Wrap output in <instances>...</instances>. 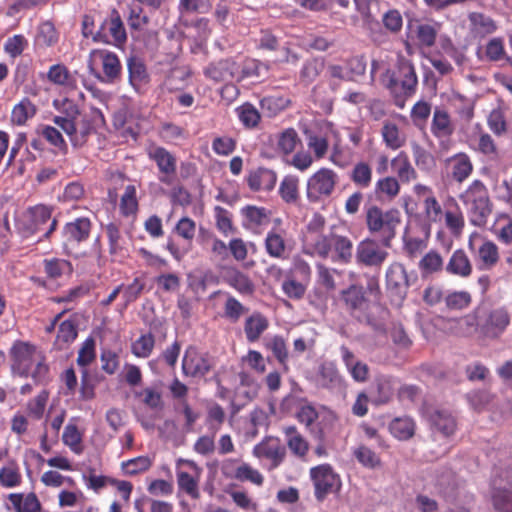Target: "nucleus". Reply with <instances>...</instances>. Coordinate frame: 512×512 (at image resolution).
Wrapping results in <instances>:
<instances>
[{
    "mask_svg": "<svg viewBox=\"0 0 512 512\" xmlns=\"http://www.w3.org/2000/svg\"><path fill=\"white\" fill-rule=\"evenodd\" d=\"M11 371L20 377H32L35 382L46 380L49 368L45 356L29 342L15 341L9 350Z\"/></svg>",
    "mask_w": 512,
    "mask_h": 512,
    "instance_id": "1",
    "label": "nucleus"
},
{
    "mask_svg": "<svg viewBox=\"0 0 512 512\" xmlns=\"http://www.w3.org/2000/svg\"><path fill=\"white\" fill-rule=\"evenodd\" d=\"M459 200L465 206L470 223L474 226H485L492 213V202L484 183L474 180L459 195Z\"/></svg>",
    "mask_w": 512,
    "mask_h": 512,
    "instance_id": "2",
    "label": "nucleus"
},
{
    "mask_svg": "<svg viewBox=\"0 0 512 512\" xmlns=\"http://www.w3.org/2000/svg\"><path fill=\"white\" fill-rule=\"evenodd\" d=\"M57 220L52 218V208L38 204L29 207L23 214L18 224V229L23 237H31L40 234L39 239L48 238L56 229Z\"/></svg>",
    "mask_w": 512,
    "mask_h": 512,
    "instance_id": "3",
    "label": "nucleus"
},
{
    "mask_svg": "<svg viewBox=\"0 0 512 512\" xmlns=\"http://www.w3.org/2000/svg\"><path fill=\"white\" fill-rule=\"evenodd\" d=\"M400 221V212L397 209L383 211L377 206H372L366 213V223L369 231L379 234L385 247H390Z\"/></svg>",
    "mask_w": 512,
    "mask_h": 512,
    "instance_id": "4",
    "label": "nucleus"
},
{
    "mask_svg": "<svg viewBox=\"0 0 512 512\" xmlns=\"http://www.w3.org/2000/svg\"><path fill=\"white\" fill-rule=\"evenodd\" d=\"M338 174L330 168H320L313 173L306 183V197L316 203L329 198L338 184Z\"/></svg>",
    "mask_w": 512,
    "mask_h": 512,
    "instance_id": "5",
    "label": "nucleus"
},
{
    "mask_svg": "<svg viewBox=\"0 0 512 512\" xmlns=\"http://www.w3.org/2000/svg\"><path fill=\"white\" fill-rule=\"evenodd\" d=\"M468 249L474 258L477 268L480 270H491L499 261L500 256L497 245L478 232L470 234Z\"/></svg>",
    "mask_w": 512,
    "mask_h": 512,
    "instance_id": "6",
    "label": "nucleus"
},
{
    "mask_svg": "<svg viewBox=\"0 0 512 512\" xmlns=\"http://www.w3.org/2000/svg\"><path fill=\"white\" fill-rule=\"evenodd\" d=\"M101 65L103 78L101 80L105 83L116 82L122 74V65L119 57L106 49H94L90 52L88 58V68L91 72L94 71L96 65Z\"/></svg>",
    "mask_w": 512,
    "mask_h": 512,
    "instance_id": "7",
    "label": "nucleus"
},
{
    "mask_svg": "<svg viewBox=\"0 0 512 512\" xmlns=\"http://www.w3.org/2000/svg\"><path fill=\"white\" fill-rule=\"evenodd\" d=\"M127 40L126 30L119 13L113 10L110 15L104 19L99 29L93 36V41L110 44L117 47L123 45Z\"/></svg>",
    "mask_w": 512,
    "mask_h": 512,
    "instance_id": "8",
    "label": "nucleus"
},
{
    "mask_svg": "<svg viewBox=\"0 0 512 512\" xmlns=\"http://www.w3.org/2000/svg\"><path fill=\"white\" fill-rule=\"evenodd\" d=\"M310 477L314 484L315 497L319 501L329 494L338 492L341 488V479L329 464L312 467Z\"/></svg>",
    "mask_w": 512,
    "mask_h": 512,
    "instance_id": "9",
    "label": "nucleus"
},
{
    "mask_svg": "<svg viewBox=\"0 0 512 512\" xmlns=\"http://www.w3.org/2000/svg\"><path fill=\"white\" fill-rule=\"evenodd\" d=\"M203 469L194 461L188 459H178L176 462V477L180 490L187 493L192 498H198V484Z\"/></svg>",
    "mask_w": 512,
    "mask_h": 512,
    "instance_id": "10",
    "label": "nucleus"
},
{
    "mask_svg": "<svg viewBox=\"0 0 512 512\" xmlns=\"http://www.w3.org/2000/svg\"><path fill=\"white\" fill-rule=\"evenodd\" d=\"M388 247L374 239H364L356 247L355 258L358 264L366 267H381L388 258Z\"/></svg>",
    "mask_w": 512,
    "mask_h": 512,
    "instance_id": "11",
    "label": "nucleus"
},
{
    "mask_svg": "<svg viewBox=\"0 0 512 512\" xmlns=\"http://www.w3.org/2000/svg\"><path fill=\"white\" fill-rule=\"evenodd\" d=\"M474 169L470 156L459 152L443 160L442 173L450 181L463 183L472 174Z\"/></svg>",
    "mask_w": 512,
    "mask_h": 512,
    "instance_id": "12",
    "label": "nucleus"
},
{
    "mask_svg": "<svg viewBox=\"0 0 512 512\" xmlns=\"http://www.w3.org/2000/svg\"><path fill=\"white\" fill-rule=\"evenodd\" d=\"M104 123L105 119L101 110L92 108L90 115H84L81 119L79 117L75 122L74 131L67 132L66 135L74 146H82L94 129L104 125Z\"/></svg>",
    "mask_w": 512,
    "mask_h": 512,
    "instance_id": "13",
    "label": "nucleus"
},
{
    "mask_svg": "<svg viewBox=\"0 0 512 512\" xmlns=\"http://www.w3.org/2000/svg\"><path fill=\"white\" fill-rule=\"evenodd\" d=\"M510 324V315L505 308H497L480 314V335L484 338L500 337Z\"/></svg>",
    "mask_w": 512,
    "mask_h": 512,
    "instance_id": "14",
    "label": "nucleus"
},
{
    "mask_svg": "<svg viewBox=\"0 0 512 512\" xmlns=\"http://www.w3.org/2000/svg\"><path fill=\"white\" fill-rule=\"evenodd\" d=\"M386 287L389 293L402 302L408 293L410 280L403 264L391 263L386 270Z\"/></svg>",
    "mask_w": 512,
    "mask_h": 512,
    "instance_id": "15",
    "label": "nucleus"
},
{
    "mask_svg": "<svg viewBox=\"0 0 512 512\" xmlns=\"http://www.w3.org/2000/svg\"><path fill=\"white\" fill-rule=\"evenodd\" d=\"M150 160L154 161L159 170V180L162 183L170 184L171 178L177 170V159L166 148L161 146H151L147 150Z\"/></svg>",
    "mask_w": 512,
    "mask_h": 512,
    "instance_id": "16",
    "label": "nucleus"
},
{
    "mask_svg": "<svg viewBox=\"0 0 512 512\" xmlns=\"http://www.w3.org/2000/svg\"><path fill=\"white\" fill-rule=\"evenodd\" d=\"M446 328L455 336L471 337L480 334V310L470 312L460 318L446 320Z\"/></svg>",
    "mask_w": 512,
    "mask_h": 512,
    "instance_id": "17",
    "label": "nucleus"
},
{
    "mask_svg": "<svg viewBox=\"0 0 512 512\" xmlns=\"http://www.w3.org/2000/svg\"><path fill=\"white\" fill-rule=\"evenodd\" d=\"M203 72L207 78L215 82L237 81L239 64L232 58L222 59L208 64Z\"/></svg>",
    "mask_w": 512,
    "mask_h": 512,
    "instance_id": "18",
    "label": "nucleus"
},
{
    "mask_svg": "<svg viewBox=\"0 0 512 512\" xmlns=\"http://www.w3.org/2000/svg\"><path fill=\"white\" fill-rule=\"evenodd\" d=\"M293 407L297 408L296 418L306 427H310L318 418V412L311 403L305 399H299L293 394H289L283 398L281 409L288 412Z\"/></svg>",
    "mask_w": 512,
    "mask_h": 512,
    "instance_id": "19",
    "label": "nucleus"
},
{
    "mask_svg": "<svg viewBox=\"0 0 512 512\" xmlns=\"http://www.w3.org/2000/svg\"><path fill=\"white\" fill-rule=\"evenodd\" d=\"M210 370V363L206 357L200 354L193 346H189L182 360L183 374L190 377H203Z\"/></svg>",
    "mask_w": 512,
    "mask_h": 512,
    "instance_id": "20",
    "label": "nucleus"
},
{
    "mask_svg": "<svg viewBox=\"0 0 512 512\" xmlns=\"http://www.w3.org/2000/svg\"><path fill=\"white\" fill-rule=\"evenodd\" d=\"M341 300L345 309L352 316L362 315L368 308V299L361 285L352 284L341 292Z\"/></svg>",
    "mask_w": 512,
    "mask_h": 512,
    "instance_id": "21",
    "label": "nucleus"
},
{
    "mask_svg": "<svg viewBox=\"0 0 512 512\" xmlns=\"http://www.w3.org/2000/svg\"><path fill=\"white\" fill-rule=\"evenodd\" d=\"M397 68L399 78H391V84H397L399 82L406 95L413 94L418 84V79L413 64L405 57L398 56Z\"/></svg>",
    "mask_w": 512,
    "mask_h": 512,
    "instance_id": "22",
    "label": "nucleus"
},
{
    "mask_svg": "<svg viewBox=\"0 0 512 512\" xmlns=\"http://www.w3.org/2000/svg\"><path fill=\"white\" fill-rule=\"evenodd\" d=\"M285 231L273 229L265 237V249L270 257L285 259L290 253V246L285 238Z\"/></svg>",
    "mask_w": 512,
    "mask_h": 512,
    "instance_id": "23",
    "label": "nucleus"
},
{
    "mask_svg": "<svg viewBox=\"0 0 512 512\" xmlns=\"http://www.w3.org/2000/svg\"><path fill=\"white\" fill-rule=\"evenodd\" d=\"M224 474L240 482H250L256 486H261L264 482L263 475L247 463H241L236 467L230 468L228 463L223 466Z\"/></svg>",
    "mask_w": 512,
    "mask_h": 512,
    "instance_id": "24",
    "label": "nucleus"
},
{
    "mask_svg": "<svg viewBox=\"0 0 512 512\" xmlns=\"http://www.w3.org/2000/svg\"><path fill=\"white\" fill-rule=\"evenodd\" d=\"M411 39L421 48H430L436 42L439 26L431 23H415L410 26Z\"/></svg>",
    "mask_w": 512,
    "mask_h": 512,
    "instance_id": "25",
    "label": "nucleus"
},
{
    "mask_svg": "<svg viewBox=\"0 0 512 512\" xmlns=\"http://www.w3.org/2000/svg\"><path fill=\"white\" fill-rule=\"evenodd\" d=\"M276 182V173L267 168H258L251 171L247 177V184L253 191H270L275 187Z\"/></svg>",
    "mask_w": 512,
    "mask_h": 512,
    "instance_id": "26",
    "label": "nucleus"
},
{
    "mask_svg": "<svg viewBox=\"0 0 512 512\" xmlns=\"http://www.w3.org/2000/svg\"><path fill=\"white\" fill-rule=\"evenodd\" d=\"M242 226L254 230L269 222L270 212L264 207L247 205L241 208Z\"/></svg>",
    "mask_w": 512,
    "mask_h": 512,
    "instance_id": "27",
    "label": "nucleus"
},
{
    "mask_svg": "<svg viewBox=\"0 0 512 512\" xmlns=\"http://www.w3.org/2000/svg\"><path fill=\"white\" fill-rule=\"evenodd\" d=\"M430 130L437 139L450 137L454 133V124L446 110L440 107L434 109Z\"/></svg>",
    "mask_w": 512,
    "mask_h": 512,
    "instance_id": "28",
    "label": "nucleus"
},
{
    "mask_svg": "<svg viewBox=\"0 0 512 512\" xmlns=\"http://www.w3.org/2000/svg\"><path fill=\"white\" fill-rule=\"evenodd\" d=\"M223 280L240 294L250 295L254 292L255 286L249 276L235 268L225 269Z\"/></svg>",
    "mask_w": 512,
    "mask_h": 512,
    "instance_id": "29",
    "label": "nucleus"
},
{
    "mask_svg": "<svg viewBox=\"0 0 512 512\" xmlns=\"http://www.w3.org/2000/svg\"><path fill=\"white\" fill-rule=\"evenodd\" d=\"M129 83L139 92L149 82V74L142 59L131 56L127 60Z\"/></svg>",
    "mask_w": 512,
    "mask_h": 512,
    "instance_id": "30",
    "label": "nucleus"
},
{
    "mask_svg": "<svg viewBox=\"0 0 512 512\" xmlns=\"http://www.w3.org/2000/svg\"><path fill=\"white\" fill-rule=\"evenodd\" d=\"M254 454L271 461L272 468H277L286 456V448L279 442H262L255 446Z\"/></svg>",
    "mask_w": 512,
    "mask_h": 512,
    "instance_id": "31",
    "label": "nucleus"
},
{
    "mask_svg": "<svg viewBox=\"0 0 512 512\" xmlns=\"http://www.w3.org/2000/svg\"><path fill=\"white\" fill-rule=\"evenodd\" d=\"M81 116L78 106L69 100L62 104L61 114L53 118L55 125L60 127L65 133L74 131L75 122Z\"/></svg>",
    "mask_w": 512,
    "mask_h": 512,
    "instance_id": "32",
    "label": "nucleus"
},
{
    "mask_svg": "<svg viewBox=\"0 0 512 512\" xmlns=\"http://www.w3.org/2000/svg\"><path fill=\"white\" fill-rule=\"evenodd\" d=\"M90 230V220L86 217H80L67 223L64 226L63 234L67 241L79 243L85 241L89 237Z\"/></svg>",
    "mask_w": 512,
    "mask_h": 512,
    "instance_id": "33",
    "label": "nucleus"
},
{
    "mask_svg": "<svg viewBox=\"0 0 512 512\" xmlns=\"http://www.w3.org/2000/svg\"><path fill=\"white\" fill-rule=\"evenodd\" d=\"M429 422L433 431L445 437L452 435L456 429L454 417L445 410H434L429 416Z\"/></svg>",
    "mask_w": 512,
    "mask_h": 512,
    "instance_id": "34",
    "label": "nucleus"
},
{
    "mask_svg": "<svg viewBox=\"0 0 512 512\" xmlns=\"http://www.w3.org/2000/svg\"><path fill=\"white\" fill-rule=\"evenodd\" d=\"M445 269L451 275L466 278L472 273V264L466 253L462 249H457L451 255Z\"/></svg>",
    "mask_w": 512,
    "mask_h": 512,
    "instance_id": "35",
    "label": "nucleus"
},
{
    "mask_svg": "<svg viewBox=\"0 0 512 512\" xmlns=\"http://www.w3.org/2000/svg\"><path fill=\"white\" fill-rule=\"evenodd\" d=\"M381 136L386 147L391 150H398L406 143L405 134L396 123L389 120L383 122Z\"/></svg>",
    "mask_w": 512,
    "mask_h": 512,
    "instance_id": "36",
    "label": "nucleus"
},
{
    "mask_svg": "<svg viewBox=\"0 0 512 512\" xmlns=\"http://www.w3.org/2000/svg\"><path fill=\"white\" fill-rule=\"evenodd\" d=\"M471 32L480 37L487 36L497 30L496 22L488 15L480 12H472L468 16Z\"/></svg>",
    "mask_w": 512,
    "mask_h": 512,
    "instance_id": "37",
    "label": "nucleus"
},
{
    "mask_svg": "<svg viewBox=\"0 0 512 512\" xmlns=\"http://www.w3.org/2000/svg\"><path fill=\"white\" fill-rule=\"evenodd\" d=\"M210 8L209 0H179L178 12H179V25L189 27L190 24L185 18L189 14H201L206 13Z\"/></svg>",
    "mask_w": 512,
    "mask_h": 512,
    "instance_id": "38",
    "label": "nucleus"
},
{
    "mask_svg": "<svg viewBox=\"0 0 512 512\" xmlns=\"http://www.w3.org/2000/svg\"><path fill=\"white\" fill-rule=\"evenodd\" d=\"M47 79L59 86H63L66 89H76L77 80L73 74L70 73L68 68L63 64L52 65L47 72Z\"/></svg>",
    "mask_w": 512,
    "mask_h": 512,
    "instance_id": "39",
    "label": "nucleus"
},
{
    "mask_svg": "<svg viewBox=\"0 0 512 512\" xmlns=\"http://www.w3.org/2000/svg\"><path fill=\"white\" fill-rule=\"evenodd\" d=\"M332 247V236L317 234L306 236L305 252L309 255H318L322 258H327Z\"/></svg>",
    "mask_w": 512,
    "mask_h": 512,
    "instance_id": "40",
    "label": "nucleus"
},
{
    "mask_svg": "<svg viewBox=\"0 0 512 512\" xmlns=\"http://www.w3.org/2000/svg\"><path fill=\"white\" fill-rule=\"evenodd\" d=\"M284 434L290 451L298 457H304L309 450V444L298 432L297 428L295 426H287L284 428Z\"/></svg>",
    "mask_w": 512,
    "mask_h": 512,
    "instance_id": "41",
    "label": "nucleus"
},
{
    "mask_svg": "<svg viewBox=\"0 0 512 512\" xmlns=\"http://www.w3.org/2000/svg\"><path fill=\"white\" fill-rule=\"evenodd\" d=\"M268 320L260 313L249 316L244 325L246 339L249 342L257 341L261 334L268 328Z\"/></svg>",
    "mask_w": 512,
    "mask_h": 512,
    "instance_id": "42",
    "label": "nucleus"
},
{
    "mask_svg": "<svg viewBox=\"0 0 512 512\" xmlns=\"http://www.w3.org/2000/svg\"><path fill=\"white\" fill-rule=\"evenodd\" d=\"M36 106L28 98H23L11 112V122L17 126L24 125L36 114Z\"/></svg>",
    "mask_w": 512,
    "mask_h": 512,
    "instance_id": "43",
    "label": "nucleus"
},
{
    "mask_svg": "<svg viewBox=\"0 0 512 512\" xmlns=\"http://www.w3.org/2000/svg\"><path fill=\"white\" fill-rule=\"evenodd\" d=\"M110 486L116 489L119 499L114 500L110 505V512H120L125 508V504L129 501L132 492V484L128 481L113 479Z\"/></svg>",
    "mask_w": 512,
    "mask_h": 512,
    "instance_id": "44",
    "label": "nucleus"
},
{
    "mask_svg": "<svg viewBox=\"0 0 512 512\" xmlns=\"http://www.w3.org/2000/svg\"><path fill=\"white\" fill-rule=\"evenodd\" d=\"M279 194L284 202L296 203L299 198V178L294 175H287L279 186Z\"/></svg>",
    "mask_w": 512,
    "mask_h": 512,
    "instance_id": "45",
    "label": "nucleus"
},
{
    "mask_svg": "<svg viewBox=\"0 0 512 512\" xmlns=\"http://www.w3.org/2000/svg\"><path fill=\"white\" fill-rule=\"evenodd\" d=\"M392 435L399 440H407L414 435L415 423L409 417L396 418L389 425Z\"/></svg>",
    "mask_w": 512,
    "mask_h": 512,
    "instance_id": "46",
    "label": "nucleus"
},
{
    "mask_svg": "<svg viewBox=\"0 0 512 512\" xmlns=\"http://www.w3.org/2000/svg\"><path fill=\"white\" fill-rule=\"evenodd\" d=\"M268 66L258 60H246L242 65L239 64V72L237 81H242L245 78L262 77L267 75Z\"/></svg>",
    "mask_w": 512,
    "mask_h": 512,
    "instance_id": "47",
    "label": "nucleus"
},
{
    "mask_svg": "<svg viewBox=\"0 0 512 512\" xmlns=\"http://www.w3.org/2000/svg\"><path fill=\"white\" fill-rule=\"evenodd\" d=\"M353 456L365 468L376 469L381 466L380 457L372 449L363 444L353 449Z\"/></svg>",
    "mask_w": 512,
    "mask_h": 512,
    "instance_id": "48",
    "label": "nucleus"
},
{
    "mask_svg": "<svg viewBox=\"0 0 512 512\" xmlns=\"http://www.w3.org/2000/svg\"><path fill=\"white\" fill-rule=\"evenodd\" d=\"M318 382L324 388L333 389L341 385L342 379L332 363H325L320 367Z\"/></svg>",
    "mask_w": 512,
    "mask_h": 512,
    "instance_id": "49",
    "label": "nucleus"
},
{
    "mask_svg": "<svg viewBox=\"0 0 512 512\" xmlns=\"http://www.w3.org/2000/svg\"><path fill=\"white\" fill-rule=\"evenodd\" d=\"M77 337V328L70 320L63 321L58 328L55 345L59 350L66 349Z\"/></svg>",
    "mask_w": 512,
    "mask_h": 512,
    "instance_id": "50",
    "label": "nucleus"
},
{
    "mask_svg": "<svg viewBox=\"0 0 512 512\" xmlns=\"http://www.w3.org/2000/svg\"><path fill=\"white\" fill-rule=\"evenodd\" d=\"M290 104L289 98L282 95H270L261 99L260 106L268 116H275Z\"/></svg>",
    "mask_w": 512,
    "mask_h": 512,
    "instance_id": "51",
    "label": "nucleus"
},
{
    "mask_svg": "<svg viewBox=\"0 0 512 512\" xmlns=\"http://www.w3.org/2000/svg\"><path fill=\"white\" fill-rule=\"evenodd\" d=\"M391 163L396 168V173L402 182L408 183L417 178L416 170L404 153H400Z\"/></svg>",
    "mask_w": 512,
    "mask_h": 512,
    "instance_id": "52",
    "label": "nucleus"
},
{
    "mask_svg": "<svg viewBox=\"0 0 512 512\" xmlns=\"http://www.w3.org/2000/svg\"><path fill=\"white\" fill-rule=\"evenodd\" d=\"M58 33L54 25L45 21L41 23L37 29L35 43L41 47H51L58 42Z\"/></svg>",
    "mask_w": 512,
    "mask_h": 512,
    "instance_id": "53",
    "label": "nucleus"
},
{
    "mask_svg": "<svg viewBox=\"0 0 512 512\" xmlns=\"http://www.w3.org/2000/svg\"><path fill=\"white\" fill-rule=\"evenodd\" d=\"M240 122L247 128H254L258 125L261 116L257 108L251 103H244L236 109Z\"/></svg>",
    "mask_w": 512,
    "mask_h": 512,
    "instance_id": "54",
    "label": "nucleus"
},
{
    "mask_svg": "<svg viewBox=\"0 0 512 512\" xmlns=\"http://www.w3.org/2000/svg\"><path fill=\"white\" fill-rule=\"evenodd\" d=\"M413 157L416 166L425 172L432 171L436 166L435 157L418 144L412 146Z\"/></svg>",
    "mask_w": 512,
    "mask_h": 512,
    "instance_id": "55",
    "label": "nucleus"
},
{
    "mask_svg": "<svg viewBox=\"0 0 512 512\" xmlns=\"http://www.w3.org/2000/svg\"><path fill=\"white\" fill-rule=\"evenodd\" d=\"M332 246L340 262L348 263L351 261L353 244L350 239L345 236L332 235Z\"/></svg>",
    "mask_w": 512,
    "mask_h": 512,
    "instance_id": "56",
    "label": "nucleus"
},
{
    "mask_svg": "<svg viewBox=\"0 0 512 512\" xmlns=\"http://www.w3.org/2000/svg\"><path fill=\"white\" fill-rule=\"evenodd\" d=\"M324 69V61L320 58H312L307 60L300 72V78L306 84H310L316 80Z\"/></svg>",
    "mask_w": 512,
    "mask_h": 512,
    "instance_id": "57",
    "label": "nucleus"
},
{
    "mask_svg": "<svg viewBox=\"0 0 512 512\" xmlns=\"http://www.w3.org/2000/svg\"><path fill=\"white\" fill-rule=\"evenodd\" d=\"M445 224L453 236L459 237L462 234L465 219L458 207L455 210L445 211Z\"/></svg>",
    "mask_w": 512,
    "mask_h": 512,
    "instance_id": "58",
    "label": "nucleus"
},
{
    "mask_svg": "<svg viewBox=\"0 0 512 512\" xmlns=\"http://www.w3.org/2000/svg\"><path fill=\"white\" fill-rule=\"evenodd\" d=\"M351 180L361 188H368L372 182V169L366 162L357 163L351 172Z\"/></svg>",
    "mask_w": 512,
    "mask_h": 512,
    "instance_id": "59",
    "label": "nucleus"
},
{
    "mask_svg": "<svg viewBox=\"0 0 512 512\" xmlns=\"http://www.w3.org/2000/svg\"><path fill=\"white\" fill-rule=\"evenodd\" d=\"M265 346L270 350L281 365L286 366L288 351L284 339L275 335L266 339Z\"/></svg>",
    "mask_w": 512,
    "mask_h": 512,
    "instance_id": "60",
    "label": "nucleus"
},
{
    "mask_svg": "<svg viewBox=\"0 0 512 512\" xmlns=\"http://www.w3.org/2000/svg\"><path fill=\"white\" fill-rule=\"evenodd\" d=\"M11 501L17 512H38L40 509V503L33 493L25 497L19 494L11 495Z\"/></svg>",
    "mask_w": 512,
    "mask_h": 512,
    "instance_id": "61",
    "label": "nucleus"
},
{
    "mask_svg": "<svg viewBox=\"0 0 512 512\" xmlns=\"http://www.w3.org/2000/svg\"><path fill=\"white\" fill-rule=\"evenodd\" d=\"M400 191V185L396 178L387 176L379 179L375 185V192L388 199L395 198Z\"/></svg>",
    "mask_w": 512,
    "mask_h": 512,
    "instance_id": "62",
    "label": "nucleus"
},
{
    "mask_svg": "<svg viewBox=\"0 0 512 512\" xmlns=\"http://www.w3.org/2000/svg\"><path fill=\"white\" fill-rule=\"evenodd\" d=\"M307 284L308 283L301 280L290 277L283 281L282 290L287 297L299 300L304 297Z\"/></svg>",
    "mask_w": 512,
    "mask_h": 512,
    "instance_id": "63",
    "label": "nucleus"
},
{
    "mask_svg": "<svg viewBox=\"0 0 512 512\" xmlns=\"http://www.w3.org/2000/svg\"><path fill=\"white\" fill-rule=\"evenodd\" d=\"M154 345V336L150 333L144 334L132 344V352L137 357L147 358L152 353Z\"/></svg>",
    "mask_w": 512,
    "mask_h": 512,
    "instance_id": "64",
    "label": "nucleus"
}]
</instances>
